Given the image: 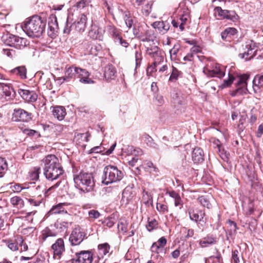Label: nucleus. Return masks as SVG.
Listing matches in <instances>:
<instances>
[{
  "label": "nucleus",
  "mask_w": 263,
  "mask_h": 263,
  "mask_svg": "<svg viewBox=\"0 0 263 263\" xmlns=\"http://www.w3.org/2000/svg\"><path fill=\"white\" fill-rule=\"evenodd\" d=\"M46 23L44 18L38 15H34L25 21L22 28L28 36L39 37L45 29Z\"/></svg>",
  "instance_id": "nucleus-1"
},
{
  "label": "nucleus",
  "mask_w": 263,
  "mask_h": 263,
  "mask_svg": "<svg viewBox=\"0 0 263 263\" xmlns=\"http://www.w3.org/2000/svg\"><path fill=\"white\" fill-rule=\"evenodd\" d=\"M44 174L50 181L57 179L63 174L64 171L59 163V159L54 155H49L43 160Z\"/></svg>",
  "instance_id": "nucleus-2"
},
{
  "label": "nucleus",
  "mask_w": 263,
  "mask_h": 263,
  "mask_svg": "<svg viewBox=\"0 0 263 263\" xmlns=\"http://www.w3.org/2000/svg\"><path fill=\"white\" fill-rule=\"evenodd\" d=\"M74 186L82 192L92 191L95 186V181L92 174L84 172L73 175Z\"/></svg>",
  "instance_id": "nucleus-3"
},
{
  "label": "nucleus",
  "mask_w": 263,
  "mask_h": 263,
  "mask_svg": "<svg viewBox=\"0 0 263 263\" xmlns=\"http://www.w3.org/2000/svg\"><path fill=\"white\" fill-rule=\"evenodd\" d=\"M249 79V76L244 74L235 78L232 74L229 73V78L227 80H223V83L221 85L222 88L228 87L234 81H236V88L235 90L233 91L231 93L232 96H235L238 95H242L246 93L248 91L247 89V80Z\"/></svg>",
  "instance_id": "nucleus-4"
},
{
  "label": "nucleus",
  "mask_w": 263,
  "mask_h": 263,
  "mask_svg": "<svg viewBox=\"0 0 263 263\" xmlns=\"http://www.w3.org/2000/svg\"><path fill=\"white\" fill-rule=\"evenodd\" d=\"M123 173L117 166L108 165L103 170L102 183L108 185L120 181L123 177Z\"/></svg>",
  "instance_id": "nucleus-5"
},
{
  "label": "nucleus",
  "mask_w": 263,
  "mask_h": 263,
  "mask_svg": "<svg viewBox=\"0 0 263 263\" xmlns=\"http://www.w3.org/2000/svg\"><path fill=\"white\" fill-rule=\"evenodd\" d=\"M4 43L9 46L14 47L16 49H21L27 46V40L12 34H6L3 37Z\"/></svg>",
  "instance_id": "nucleus-6"
},
{
  "label": "nucleus",
  "mask_w": 263,
  "mask_h": 263,
  "mask_svg": "<svg viewBox=\"0 0 263 263\" xmlns=\"http://www.w3.org/2000/svg\"><path fill=\"white\" fill-rule=\"evenodd\" d=\"M85 238H87V230L77 226L71 231L69 240L72 246H77Z\"/></svg>",
  "instance_id": "nucleus-7"
},
{
  "label": "nucleus",
  "mask_w": 263,
  "mask_h": 263,
  "mask_svg": "<svg viewBox=\"0 0 263 263\" xmlns=\"http://www.w3.org/2000/svg\"><path fill=\"white\" fill-rule=\"evenodd\" d=\"M134 34L142 42H153L156 39L154 31L148 29L146 25L138 29L133 28Z\"/></svg>",
  "instance_id": "nucleus-8"
},
{
  "label": "nucleus",
  "mask_w": 263,
  "mask_h": 263,
  "mask_svg": "<svg viewBox=\"0 0 263 263\" xmlns=\"http://www.w3.org/2000/svg\"><path fill=\"white\" fill-rule=\"evenodd\" d=\"M146 53L153 59L154 64H160L164 61V53L157 46L146 47Z\"/></svg>",
  "instance_id": "nucleus-9"
},
{
  "label": "nucleus",
  "mask_w": 263,
  "mask_h": 263,
  "mask_svg": "<svg viewBox=\"0 0 263 263\" xmlns=\"http://www.w3.org/2000/svg\"><path fill=\"white\" fill-rule=\"evenodd\" d=\"M108 31L115 43L125 48L128 46V43L121 36V32L120 29L114 25H109L108 26Z\"/></svg>",
  "instance_id": "nucleus-10"
},
{
  "label": "nucleus",
  "mask_w": 263,
  "mask_h": 263,
  "mask_svg": "<svg viewBox=\"0 0 263 263\" xmlns=\"http://www.w3.org/2000/svg\"><path fill=\"white\" fill-rule=\"evenodd\" d=\"M203 72L208 77H215L219 78L223 77L225 74L224 72V67L217 63L214 64L210 68H204Z\"/></svg>",
  "instance_id": "nucleus-11"
},
{
  "label": "nucleus",
  "mask_w": 263,
  "mask_h": 263,
  "mask_svg": "<svg viewBox=\"0 0 263 263\" xmlns=\"http://www.w3.org/2000/svg\"><path fill=\"white\" fill-rule=\"evenodd\" d=\"M32 119V114L22 108H15L13 110L12 119L13 121L28 122Z\"/></svg>",
  "instance_id": "nucleus-12"
},
{
  "label": "nucleus",
  "mask_w": 263,
  "mask_h": 263,
  "mask_svg": "<svg viewBox=\"0 0 263 263\" xmlns=\"http://www.w3.org/2000/svg\"><path fill=\"white\" fill-rule=\"evenodd\" d=\"M246 48L247 51L244 53H240L239 57L241 59H245L246 61L250 60L256 55L257 50V46L253 41H249L246 43Z\"/></svg>",
  "instance_id": "nucleus-13"
},
{
  "label": "nucleus",
  "mask_w": 263,
  "mask_h": 263,
  "mask_svg": "<svg viewBox=\"0 0 263 263\" xmlns=\"http://www.w3.org/2000/svg\"><path fill=\"white\" fill-rule=\"evenodd\" d=\"M189 214L190 219L198 223L203 226L206 223V218L205 217V212L201 210H194L190 209L189 211Z\"/></svg>",
  "instance_id": "nucleus-14"
},
{
  "label": "nucleus",
  "mask_w": 263,
  "mask_h": 263,
  "mask_svg": "<svg viewBox=\"0 0 263 263\" xmlns=\"http://www.w3.org/2000/svg\"><path fill=\"white\" fill-rule=\"evenodd\" d=\"M214 10L215 13L222 18H226L233 21H235L238 18V15L234 11L223 10L220 7H216Z\"/></svg>",
  "instance_id": "nucleus-15"
},
{
  "label": "nucleus",
  "mask_w": 263,
  "mask_h": 263,
  "mask_svg": "<svg viewBox=\"0 0 263 263\" xmlns=\"http://www.w3.org/2000/svg\"><path fill=\"white\" fill-rule=\"evenodd\" d=\"M92 254L89 251H82L76 253V263H91L92 261Z\"/></svg>",
  "instance_id": "nucleus-16"
},
{
  "label": "nucleus",
  "mask_w": 263,
  "mask_h": 263,
  "mask_svg": "<svg viewBox=\"0 0 263 263\" xmlns=\"http://www.w3.org/2000/svg\"><path fill=\"white\" fill-rule=\"evenodd\" d=\"M17 92L20 96L27 102H34L37 100V95L34 91L19 88Z\"/></svg>",
  "instance_id": "nucleus-17"
},
{
  "label": "nucleus",
  "mask_w": 263,
  "mask_h": 263,
  "mask_svg": "<svg viewBox=\"0 0 263 263\" xmlns=\"http://www.w3.org/2000/svg\"><path fill=\"white\" fill-rule=\"evenodd\" d=\"M51 249L54 256H58L60 258L65 250L64 240L62 238H58L52 245Z\"/></svg>",
  "instance_id": "nucleus-18"
},
{
  "label": "nucleus",
  "mask_w": 263,
  "mask_h": 263,
  "mask_svg": "<svg viewBox=\"0 0 263 263\" xmlns=\"http://www.w3.org/2000/svg\"><path fill=\"white\" fill-rule=\"evenodd\" d=\"M77 78L79 79V81L83 84H92L94 81L90 78V73L85 69L80 67L78 68Z\"/></svg>",
  "instance_id": "nucleus-19"
},
{
  "label": "nucleus",
  "mask_w": 263,
  "mask_h": 263,
  "mask_svg": "<svg viewBox=\"0 0 263 263\" xmlns=\"http://www.w3.org/2000/svg\"><path fill=\"white\" fill-rule=\"evenodd\" d=\"M87 18L84 14L80 15L78 19L73 23L74 30L79 32L84 31L86 26Z\"/></svg>",
  "instance_id": "nucleus-20"
},
{
  "label": "nucleus",
  "mask_w": 263,
  "mask_h": 263,
  "mask_svg": "<svg viewBox=\"0 0 263 263\" xmlns=\"http://www.w3.org/2000/svg\"><path fill=\"white\" fill-rule=\"evenodd\" d=\"M78 67L75 66H71L69 67L66 66L64 71V80H66V82H70L72 79L77 78V71Z\"/></svg>",
  "instance_id": "nucleus-21"
},
{
  "label": "nucleus",
  "mask_w": 263,
  "mask_h": 263,
  "mask_svg": "<svg viewBox=\"0 0 263 263\" xmlns=\"http://www.w3.org/2000/svg\"><path fill=\"white\" fill-rule=\"evenodd\" d=\"M166 242V239L164 237H161L157 242H155L153 243L151 247L152 252L164 253L163 249Z\"/></svg>",
  "instance_id": "nucleus-22"
},
{
  "label": "nucleus",
  "mask_w": 263,
  "mask_h": 263,
  "mask_svg": "<svg viewBox=\"0 0 263 263\" xmlns=\"http://www.w3.org/2000/svg\"><path fill=\"white\" fill-rule=\"evenodd\" d=\"M152 26L157 29L160 33L164 34L169 30L170 25L168 21H156L152 24Z\"/></svg>",
  "instance_id": "nucleus-23"
},
{
  "label": "nucleus",
  "mask_w": 263,
  "mask_h": 263,
  "mask_svg": "<svg viewBox=\"0 0 263 263\" xmlns=\"http://www.w3.org/2000/svg\"><path fill=\"white\" fill-rule=\"evenodd\" d=\"M1 96L3 92L8 98V99H12L15 97V91L10 85L0 83Z\"/></svg>",
  "instance_id": "nucleus-24"
},
{
  "label": "nucleus",
  "mask_w": 263,
  "mask_h": 263,
  "mask_svg": "<svg viewBox=\"0 0 263 263\" xmlns=\"http://www.w3.org/2000/svg\"><path fill=\"white\" fill-rule=\"evenodd\" d=\"M70 204L67 202L60 203L55 205H53L49 211L50 214H67V211L65 206L69 205Z\"/></svg>",
  "instance_id": "nucleus-25"
},
{
  "label": "nucleus",
  "mask_w": 263,
  "mask_h": 263,
  "mask_svg": "<svg viewBox=\"0 0 263 263\" xmlns=\"http://www.w3.org/2000/svg\"><path fill=\"white\" fill-rule=\"evenodd\" d=\"M23 242L24 240L22 237L17 236L14 239L8 240L7 244L11 250L15 251L18 250L19 245H22Z\"/></svg>",
  "instance_id": "nucleus-26"
},
{
  "label": "nucleus",
  "mask_w": 263,
  "mask_h": 263,
  "mask_svg": "<svg viewBox=\"0 0 263 263\" xmlns=\"http://www.w3.org/2000/svg\"><path fill=\"white\" fill-rule=\"evenodd\" d=\"M192 158L195 163H200L204 160V154L202 149L200 147H195L194 148Z\"/></svg>",
  "instance_id": "nucleus-27"
},
{
  "label": "nucleus",
  "mask_w": 263,
  "mask_h": 263,
  "mask_svg": "<svg viewBox=\"0 0 263 263\" xmlns=\"http://www.w3.org/2000/svg\"><path fill=\"white\" fill-rule=\"evenodd\" d=\"M52 114L58 120L61 121L64 119L66 115V109L64 107L62 106L54 107Z\"/></svg>",
  "instance_id": "nucleus-28"
},
{
  "label": "nucleus",
  "mask_w": 263,
  "mask_h": 263,
  "mask_svg": "<svg viewBox=\"0 0 263 263\" xmlns=\"http://www.w3.org/2000/svg\"><path fill=\"white\" fill-rule=\"evenodd\" d=\"M116 69L112 65L108 64L105 67L104 76L107 80L114 79L116 77Z\"/></svg>",
  "instance_id": "nucleus-29"
},
{
  "label": "nucleus",
  "mask_w": 263,
  "mask_h": 263,
  "mask_svg": "<svg viewBox=\"0 0 263 263\" xmlns=\"http://www.w3.org/2000/svg\"><path fill=\"white\" fill-rule=\"evenodd\" d=\"M88 36L95 40H102L103 39V34L100 28L97 26L92 27L88 32Z\"/></svg>",
  "instance_id": "nucleus-30"
},
{
  "label": "nucleus",
  "mask_w": 263,
  "mask_h": 263,
  "mask_svg": "<svg viewBox=\"0 0 263 263\" xmlns=\"http://www.w3.org/2000/svg\"><path fill=\"white\" fill-rule=\"evenodd\" d=\"M123 19L126 26L131 28L136 22L135 17L133 16L129 11H125L123 13Z\"/></svg>",
  "instance_id": "nucleus-31"
},
{
  "label": "nucleus",
  "mask_w": 263,
  "mask_h": 263,
  "mask_svg": "<svg viewBox=\"0 0 263 263\" xmlns=\"http://www.w3.org/2000/svg\"><path fill=\"white\" fill-rule=\"evenodd\" d=\"M11 72L17 76H19L22 79L27 78V69L24 66H18L11 70Z\"/></svg>",
  "instance_id": "nucleus-32"
},
{
  "label": "nucleus",
  "mask_w": 263,
  "mask_h": 263,
  "mask_svg": "<svg viewBox=\"0 0 263 263\" xmlns=\"http://www.w3.org/2000/svg\"><path fill=\"white\" fill-rule=\"evenodd\" d=\"M216 242V238L211 236H208L199 241V245L202 248L209 247Z\"/></svg>",
  "instance_id": "nucleus-33"
},
{
  "label": "nucleus",
  "mask_w": 263,
  "mask_h": 263,
  "mask_svg": "<svg viewBox=\"0 0 263 263\" xmlns=\"http://www.w3.org/2000/svg\"><path fill=\"white\" fill-rule=\"evenodd\" d=\"M48 28L50 30L48 32V34L52 36L54 32H57L58 29V25L56 17H53L51 21L48 22Z\"/></svg>",
  "instance_id": "nucleus-34"
},
{
  "label": "nucleus",
  "mask_w": 263,
  "mask_h": 263,
  "mask_svg": "<svg viewBox=\"0 0 263 263\" xmlns=\"http://www.w3.org/2000/svg\"><path fill=\"white\" fill-rule=\"evenodd\" d=\"M98 257L103 258L108 252L110 249V246L107 243L100 244L98 246Z\"/></svg>",
  "instance_id": "nucleus-35"
},
{
  "label": "nucleus",
  "mask_w": 263,
  "mask_h": 263,
  "mask_svg": "<svg viewBox=\"0 0 263 263\" xmlns=\"http://www.w3.org/2000/svg\"><path fill=\"white\" fill-rule=\"evenodd\" d=\"M57 234L58 232L50 230L49 228H46L42 232L41 238L44 241L49 237H55Z\"/></svg>",
  "instance_id": "nucleus-36"
},
{
  "label": "nucleus",
  "mask_w": 263,
  "mask_h": 263,
  "mask_svg": "<svg viewBox=\"0 0 263 263\" xmlns=\"http://www.w3.org/2000/svg\"><path fill=\"white\" fill-rule=\"evenodd\" d=\"M70 225L71 223L70 222L57 221L54 223V227L58 231L57 232L59 233L65 231Z\"/></svg>",
  "instance_id": "nucleus-37"
},
{
  "label": "nucleus",
  "mask_w": 263,
  "mask_h": 263,
  "mask_svg": "<svg viewBox=\"0 0 263 263\" xmlns=\"http://www.w3.org/2000/svg\"><path fill=\"white\" fill-rule=\"evenodd\" d=\"M101 49L102 47L99 44L93 45L90 44L88 45V48H87L88 53L93 55H97Z\"/></svg>",
  "instance_id": "nucleus-38"
},
{
  "label": "nucleus",
  "mask_w": 263,
  "mask_h": 263,
  "mask_svg": "<svg viewBox=\"0 0 263 263\" xmlns=\"http://www.w3.org/2000/svg\"><path fill=\"white\" fill-rule=\"evenodd\" d=\"M253 87L254 91H256L255 87L263 88V73L260 74L256 75L253 81Z\"/></svg>",
  "instance_id": "nucleus-39"
},
{
  "label": "nucleus",
  "mask_w": 263,
  "mask_h": 263,
  "mask_svg": "<svg viewBox=\"0 0 263 263\" xmlns=\"http://www.w3.org/2000/svg\"><path fill=\"white\" fill-rule=\"evenodd\" d=\"M141 167L145 171L148 172L150 173H154L158 172L157 168L154 165L152 162L150 161L145 162L143 164H142Z\"/></svg>",
  "instance_id": "nucleus-40"
},
{
  "label": "nucleus",
  "mask_w": 263,
  "mask_h": 263,
  "mask_svg": "<svg viewBox=\"0 0 263 263\" xmlns=\"http://www.w3.org/2000/svg\"><path fill=\"white\" fill-rule=\"evenodd\" d=\"M153 4V2L149 1L145 3L142 7L141 9V13L144 16H147L149 15L152 11Z\"/></svg>",
  "instance_id": "nucleus-41"
},
{
  "label": "nucleus",
  "mask_w": 263,
  "mask_h": 263,
  "mask_svg": "<svg viewBox=\"0 0 263 263\" xmlns=\"http://www.w3.org/2000/svg\"><path fill=\"white\" fill-rule=\"evenodd\" d=\"M11 203L17 208H22L24 206V201L18 196H14L10 199Z\"/></svg>",
  "instance_id": "nucleus-42"
},
{
  "label": "nucleus",
  "mask_w": 263,
  "mask_h": 263,
  "mask_svg": "<svg viewBox=\"0 0 263 263\" xmlns=\"http://www.w3.org/2000/svg\"><path fill=\"white\" fill-rule=\"evenodd\" d=\"M7 167L8 165L6 160L2 157H0V177L3 176L7 169Z\"/></svg>",
  "instance_id": "nucleus-43"
},
{
  "label": "nucleus",
  "mask_w": 263,
  "mask_h": 263,
  "mask_svg": "<svg viewBox=\"0 0 263 263\" xmlns=\"http://www.w3.org/2000/svg\"><path fill=\"white\" fill-rule=\"evenodd\" d=\"M90 3V0H79L78 2H77L74 7L77 8L78 10H81L88 6Z\"/></svg>",
  "instance_id": "nucleus-44"
},
{
  "label": "nucleus",
  "mask_w": 263,
  "mask_h": 263,
  "mask_svg": "<svg viewBox=\"0 0 263 263\" xmlns=\"http://www.w3.org/2000/svg\"><path fill=\"white\" fill-rule=\"evenodd\" d=\"M198 201L203 206L208 209L211 208V204L206 197L201 196L198 198Z\"/></svg>",
  "instance_id": "nucleus-45"
},
{
  "label": "nucleus",
  "mask_w": 263,
  "mask_h": 263,
  "mask_svg": "<svg viewBox=\"0 0 263 263\" xmlns=\"http://www.w3.org/2000/svg\"><path fill=\"white\" fill-rule=\"evenodd\" d=\"M145 142L148 146L153 147L157 150H159L158 145L154 142L153 139L149 136L145 137Z\"/></svg>",
  "instance_id": "nucleus-46"
},
{
  "label": "nucleus",
  "mask_w": 263,
  "mask_h": 263,
  "mask_svg": "<svg viewBox=\"0 0 263 263\" xmlns=\"http://www.w3.org/2000/svg\"><path fill=\"white\" fill-rule=\"evenodd\" d=\"M40 168L34 167L33 170L30 172L29 177L32 180H36L39 179Z\"/></svg>",
  "instance_id": "nucleus-47"
},
{
  "label": "nucleus",
  "mask_w": 263,
  "mask_h": 263,
  "mask_svg": "<svg viewBox=\"0 0 263 263\" xmlns=\"http://www.w3.org/2000/svg\"><path fill=\"white\" fill-rule=\"evenodd\" d=\"M214 259L217 260V261L219 263H221L222 262V257L220 254H218L216 256H211L208 258L205 259V263H213Z\"/></svg>",
  "instance_id": "nucleus-48"
},
{
  "label": "nucleus",
  "mask_w": 263,
  "mask_h": 263,
  "mask_svg": "<svg viewBox=\"0 0 263 263\" xmlns=\"http://www.w3.org/2000/svg\"><path fill=\"white\" fill-rule=\"evenodd\" d=\"M157 210L161 213H165L168 212V206L165 204L157 203L156 205Z\"/></svg>",
  "instance_id": "nucleus-49"
},
{
  "label": "nucleus",
  "mask_w": 263,
  "mask_h": 263,
  "mask_svg": "<svg viewBox=\"0 0 263 263\" xmlns=\"http://www.w3.org/2000/svg\"><path fill=\"white\" fill-rule=\"evenodd\" d=\"M135 60L136 67L135 69L134 75H135L136 73V69L140 66L142 60V56L141 53L138 52L137 51H136L135 53Z\"/></svg>",
  "instance_id": "nucleus-50"
},
{
  "label": "nucleus",
  "mask_w": 263,
  "mask_h": 263,
  "mask_svg": "<svg viewBox=\"0 0 263 263\" xmlns=\"http://www.w3.org/2000/svg\"><path fill=\"white\" fill-rule=\"evenodd\" d=\"M154 102L157 106H162L164 103L163 97L159 94L156 95L155 96Z\"/></svg>",
  "instance_id": "nucleus-51"
},
{
  "label": "nucleus",
  "mask_w": 263,
  "mask_h": 263,
  "mask_svg": "<svg viewBox=\"0 0 263 263\" xmlns=\"http://www.w3.org/2000/svg\"><path fill=\"white\" fill-rule=\"evenodd\" d=\"M179 75V71L177 68L173 67L171 74L170 77V80L171 81L176 80L177 79Z\"/></svg>",
  "instance_id": "nucleus-52"
},
{
  "label": "nucleus",
  "mask_w": 263,
  "mask_h": 263,
  "mask_svg": "<svg viewBox=\"0 0 263 263\" xmlns=\"http://www.w3.org/2000/svg\"><path fill=\"white\" fill-rule=\"evenodd\" d=\"M68 17L67 18L66 23L65 24V26L64 27L63 32L64 33L69 34L70 31L72 29H74V27H73V24H71L68 22Z\"/></svg>",
  "instance_id": "nucleus-53"
},
{
  "label": "nucleus",
  "mask_w": 263,
  "mask_h": 263,
  "mask_svg": "<svg viewBox=\"0 0 263 263\" xmlns=\"http://www.w3.org/2000/svg\"><path fill=\"white\" fill-rule=\"evenodd\" d=\"M100 215V213L97 210H91L88 211V216L90 218L97 219Z\"/></svg>",
  "instance_id": "nucleus-54"
},
{
  "label": "nucleus",
  "mask_w": 263,
  "mask_h": 263,
  "mask_svg": "<svg viewBox=\"0 0 263 263\" xmlns=\"http://www.w3.org/2000/svg\"><path fill=\"white\" fill-rule=\"evenodd\" d=\"M104 223L109 228L112 227L115 223V219L114 217H108L104 220Z\"/></svg>",
  "instance_id": "nucleus-55"
},
{
  "label": "nucleus",
  "mask_w": 263,
  "mask_h": 263,
  "mask_svg": "<svg viewBox=\"0 0 263 263\" xmlns=\"http://www.w3.org/2000/svg\"><path fill=\"white\" fill-rule=\"evenodd\" d=\"M161 253H152V257L156 260L157 263H162L163 262V258L160 255Z\"/></svg>",
  "instance_id": "nucleus-56"
},
{
  "label": "nucleus",
  "mask_w": 263,
  "mask_h": 263,
  "mask_svg": "<svg viewBox=\"0 0 263 263\" xmlns=\"http://www.w3.org/2000/svg\"><path fill=\"white\" fill-rule=\"evenodd\" d=\"M128 149L132 152V154L136 155H141L143 154L141 149L137 148H134L133 146H129Z\"/></svg>",
  "instance_id": "nucleus-57"
},
{
  "label": "nucleus",
  "mask_w": 263,
  "mask_h": 263,
  "mask_svg": "<svg viewBox=\"0 0 263 263\" xmlns=\"http://www.w3.org/2000/svg\"><path fill=\"white\" fill-rule=\"evenodd\" d=\"M3 51L4 54L10 58H12L15 54V51L12 49L4 48Z\"/></svg>",
  "instance_id": "nucleus-58"
},
{
  "label": "nucleus",
  "mask_w": 263,
  "mask_h": 263,
  "mask_svg": "<svg viewBox=\"0 0 263 263\" xmlns=\"http://www.w3.org/2000/svg\"><path fill=\"white\" fill-rule=\"evenodd\" d=\"M180 48V45L179 44L174 45L173 48L170 51L171 57H172L173 55H176Z\"/></svg>",
  "instance_id": "nucleus-59"
},
{
  "label": "nucleus",
  "mask_w": 263,
  "mask_h": 263,
  "mask_svg": "<svg viewBox=\"0 0 263 263\" xmlns=\"http://www.w3.org/2000/svg\"><path fill=\"white\" fill-rule=\"evenodd\" d=\"M118 229L120 232H121L123 234L127 232V226L122 222H120L118 223Z\"/></svg>",
  "instance_id": "nucleus-60"
},
{
  "label": "nucleus",
  "mask_w": 263,
  "mask_h": 263,
  "mask_svg": "<svg viewBox=\"0 0 263 263\" xmlns=\"http://www.w3.org/2000/svg\"><path fill=\"white\" fill-rule=\"evenodd\" d=\"M238 251L236 250L232 252V261L234 263H238L239 262V259L238 257Z\"/></svg>",
  "instance_id": "nucleus-61"
},
{
  "label": "nucleus",
  "mask_w": 263,
  "mask_h": 263,
  "mask_svg": "<svg viewBox=\"0 0 263 263\" xmlns=\"http://www.w3.org/2000/svg\"><path fill=\"white\" fill-rule=\"evenodd\" d=\"M104 148L103 147L100 146H95L90 149L89 154L102 153L104 151Z\"/></svg>",
  "instance_id": "nucleus-62"
},
{
  "label": "nucleus",
  "mask_w": 263,
  "mask_h": 263,
  "mask_svg": "<svg viewBox=\"0 0 263 263\" xmlns=\"http://www.w3.org/2000/svg\"><path fill=\"white\" fill-rule=\"evenodd\" d=\"M159 64H154V62H153V64L151 65V66H149L147 69V74H149V73L150 74H151L152 73H153L154 72H155L157 71V69H156V67Z\"/></svg>",
  "instance_id": "nucleus-63"
},
{
  "label": "nucleus",
  "mask_w": 263,
  "mask_h": 263,
  "mask_svg": "<svg viewBox=\"0 0 263 263\" xmlns=\"http://www.w3.org/2000/svg\"><path fill=\"white\" fill-rule=\"evenodd\" d=\"M228 223L230 227L231 233H232L233 232L235 233L237 229L236 222H235L233 221L229 220Z\"/></svg>",
  "instance_id": "nucleus-64"
}]
</instances>
